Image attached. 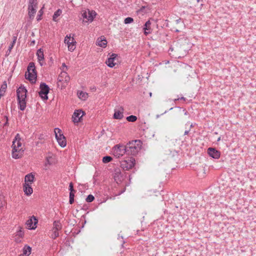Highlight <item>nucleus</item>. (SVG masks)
Wrapping results in <instances>:
<instances>
[{
	"label": "nucleus",
	"mask_w": 256,
	"mask_h": 256,
	"mask_svg": "<svg viewBox=\"0 0 256 256\" xmlns=\"http://www.w3.org/2000/svg\"><path fill=\"white\" fill-rule=\"evenodd\" d=\"M142 142L140 140H135L129 142L126 146V154L136 156L140 150Z\"/></svg>",
	"instance_id": "obj_1"
},
{
	"label": "nucleus",
	"mask_w": 256,
	"mask_h": 256,
	"mask_svg": "<svg viewBox=\"0 0 256 256\" xmlns=\"http://www.w3.org/2000/svg\"><path fill=\"white\" fill-rule=\"evenodd\" d=\"M25 77L26 79L28 80L32 83H34L36 78V72L34 62H30L28 64L27 68V72H26Z\"/></svg>",
	"instance_id": "obj_2"
},
{
	"label": "nucleus",
	"mask_w": 256,
	"mask_h": 256,
	"mask_svg": "<svg viewBox=\"0 0 256 256\" xmlns=\"http://www.w3.org/2000/svg\"><path fill=\"white\" fill-rule=\"evenodd\" d=\"M112 152L114 156L120 158L126 154V146L120 144H116L113 147Z\"/></svg>",
	"instance_id": "obj_3"
},
{
	"label": "nucleus",
	"mask_w": 256,
	"mask_h": 256,
	"mask_svg": "<svg viewBox=\"0 0 256 256\" xmlns=\"http://www.w3.org/2000/svg\"><path fill=\"white\" fill-rule=\"evenodd\" d=\"M70 78L68 74L64 71V70H62V72H60L59 74L58 78V85L59 86H60V83H61L62 87H65L67 85L68 83L70 81Z\"/></svg>",
	"instance_id": "obj_4"
},
{
	"label": "nucleus",
	"mask_w": 256,
	"mask_h": 256,
	"mask_svg": "<svg viewBox=\"0 0 256 256\" xmlns=\"http://www.w3.org/2000/svg\"><path fill=\"white\" fill-rule=\"evenodd\" d=\"M54 133L56 138L59 145L62 148L66 146V140L64 136L62 134L61 130L58 128H55Z\"/></svg>",
	"instance_id": "obj_5"
},
{
	"label": "nucleus",
	"mask_w": 256,
	"mask_h": 256,
	"mask_svg": "<svg viewBox=\"0 0 256 256\" xmlns=\"http://www.w3.org/2000/svg\"><path fill=\"white\" fill-rule=\"evenodd\" d=\"M135 164V159L132 157L129 158L128 160H122L120 163V166L123 170H127L131 169Z\"/></svg>",
	"instance_id": "obj_6"
},
{
	"label": "nucleus",
	"mask_w": 256,
	"mask_h": 256,
	"mask_svg": "<svg viewBox=\"0 0 256 256\" xmlns=\"http://www.w3.org/2000/svg\"><path fill=\"white\" fill-rule=\"evenodd\" d=\"M40 90L38 92L39 96L44 100L48 99V94L49 92L50 88L45 83H42L40 86Z\"/></svg>",
	"instance_id": "obj_7"
},
{
	"label": "nucleus",
	"mask_w": 256,
	"mask_h": 256,
	"mask_svg": "<svg viewBox=\"0 0 256 256\" xmlns=\"http://www.w3.org/2000/svg\"><path fill=\"white\" fill-rule=\"evenodd\" d=\"M64 43L68 44V50L70 52H72L75 50L76 42L74 38H71L70 34V36H66L64 38Z\"/></svg>",
	"instance_id": "obj_8"
},
{
	"label": "nucleus",
	"mask_w": 256,
	"mask_h": 256,
	"mask_svg": "<svg viewBox=\"0 0 256 256\" xmlns=\"http://www.w3.org/2000/svg\"><path fill=\"white\" fill-rule=\"evenodd\" d=\"M62 228V225L59 221H54L53 223V233L52 234V238L54 239L58 236L59 234L58 231Z\"/></svg>",
	"instance_id": "obj_9"
},
{
	"label": "nucleus",
	"mask_w": 256,
	"mask_h": 256,
	"mask_svg": "<svg viewBox=\"0 0 256 256\" xmlns=\"http://www.w3.org/2000/svg\"><path fill=\"white\" fill-rule=\"evenodd\" d=\"M38 220L34 216H31L26 222L27 227L30 230H34L36 228Z\"/></svg>",
	"instance_id": "obj_10"
},
{
	"label": "nucleus",
	"mask_w": 256,
	"mask_h": 256,
	"mask_svg": "<svg viewBox=\"0 0 256 256\" xmlns=\"http://www.w3.org/2000/svg\"><path fill=\"white\" fill-rule=\"evenodd\" d=\"M96 14L94 11H90L88 10V12L85 11L82 14V16L84 19H86V22H92L96 16Z\"/></svg>",
	"instance_id": "obj_11"
},
{
	"label": "nucleus",
	"mask_w": 256,
	"mask_h": 256,
	"mask_svg": "<svg viewBox=\"0 0 256 256\" xmlns=\"http://www.w3.org/2000/svg\"><path fill=\"white\" fill-rule=\"evenodd\" d=\"M84 114V112L80 110H75L72 117L74 122L78 123L80 122V120Z\"/></svg>",
	"instance_id": "obj_12"
},
{
	"label": "nucleus",
	"mask_w": 256,
	"mask_h": 256,
	"mask_svg": "<svg viewBox=\"0 0 256 256\" xmlns=\"http://www.w3.org/2000/svg\"><path fill=\"white\" fill-rule=\"evenodd\" d=\"M26 92L27 90L24 86H20L19 87L16 91L18 99H26Z\"/></svg>",
	"instance_id": "obj_13"
},
{
	"label": "nucleus",
	"mask_w": 256,
	"mask_h": 256,
	"mask_svg": "<svg viewBox=\"0 0 256 256\" xmlns=\"http://www.w3.org/2000/svg\"><path fill=\"white\" fill-rule=\"evenodd\" d=\"M208 153L210 156L216 159L218 158L220 156V152L212 148H209L208 149Z\"/></svg>",
	"instance_id": "obj_14"
},
{
	"label": "nucleus",
	"mask_w": 256,
	"mask_h": 256,
	"mask_svg": "<svg viewBox=\"0 0 256 256\" xmlns=\"http://www.w3.org/2000/svg\"><path fill=\"white\" fill-rule=\"evenodd\" d=\"M117 56L118 55L116 54H112L110 55V57L106 62L108 66L113 68L115 66L116 63L114 62V60Z\"/></svg>",
	"instance_id": "obj_15"
},
{
	"label": "nucleus",
	"mask_w": 256,
	"mask_h": 256,
	"mask_svg": "<svg viewBox=\"0 0 256 256\" xmlns=\"http://www.w3.org/2000/svg\"><path fill=\"white\" fill-rule=\"evenodd\" d=\"M124 108L122 107H120L119 110H114V118L116 120H121L124 117Z\"/></svg>",
	"instance_id": "obj_16"
},
{
	"label": "nucleus",
	"mask_w": 256,
	"mask_h": 256,
	"mask_svg": "<svg viewBox=\"0 0 256 256\" xmlns=\"http://www.w3.org/2000/svg\"><path fill=\"white\" fill-rule=\"evenodd\" d=\"M24 192L26 196H30L33 192L31 184H24Z\"/></svg>",
	"instance_id": "obj_17"
},
{
	"label": "nucleus",
	"mask_w": 256,
	"mask_h": 256,
	"mask_svg": "<svg viewBox=\"0 0 256 256\" xmlns=\"http://www.w3.org/2000/svg\"><path fill=\"white\" fill-rule=\"evenodd\" d=\"M18 136V134H17L16 136V140L13 141L12 146H13V149L14 150H15L16 151H18V152H20V151L21 150V148H20V147L22 146V144L20 140H16L17 137Z\"/></svg>",
	"instance_id": "obj_18"
},
{
	"label": "nucleus",
	"mask_w": 256,
	"mask_h": 256,
	"mask_svg": "<svg viewBox=\"0 0 256 256\" xmlns=\"http://www.w3.org/2000/svg\"><path fill=\"white\" fill-rule=\"evenodd\" d=\"M107 44V41L104 36L98 38L96 40V44L98 46L105 48Z\"/></svg>",
	"instance_id": "obj_19"
},
{
	"label": "nucleus",
	"mask_w": 256,
	"mask_h": 256,
	"mask_svg": "<svg viewBox=\"0 0 256 256\" xmlns=\"http://www.w3.org/2000/svg\"><path fill=\"white\" fill-rule=\"evenodd\" d=\"M38 7L28 6V14L30 19H33Z\"/></svg>",
	"instance_id": "obj_20"
},
{
	"label": "nucleus",
	"mask_w": 256,
	"mask_h": 256,
	"mask_svg": "<svg viewBox=\"0 0 256 256\" xmlns=\"http://www.w3.org/2000/svg\"><path fill=\"white\" fill-rule=\"evenodd\" d=\"M150 24H151V22L150 20H148L145 23L144 27V34L146 36L151 32Z\"/></svg>",
	"instance_id": "obj_21"
},
{
	"label": "nucleus",
	"mask_w": 256,
	"mask_h": 256,
	"mask_svg": "<svg viewBox=\"0 0 256 256\" xmlns=\"http://www.w3.org/2000/svg\"><path fill=\"white\" fill-rule=\"evenodd\" d=\"M32 248L28 246H25L22 250V254L20 256H28L31 253Z\"/></svg>",
	"instance_id": "obj_22"
},
{
	"label": "nucleus",
	"mask_w": 256,
	"mask_h": 256,
	"mask_svg": "<svg viewBox=\"0 0 256 256\" xmlns=\"http://www.w3.org/2000/svg\"><path fill=\"white\" fill-rule=\"evenodd\" d=\"M34 176L32 173L28 174L25 176L24 184H32L34 182Z\"/></svg>",
	"instance_id": "obj_23"
},
{
	"label": "nucleus",
	"mask_w": 256,
	"mask_h": 256,
	"mask_svg": "<svg viewBox=\"0 0 256 256\" xmlns=\"http://www.w3.org/2000/svg\"><path fill=\"white\" fill-rule=\"evenodd\" d=\"M20 109L21 110H24L26 107V99H18Z\"/></svg>",
	"instance_id": "obj_24"
},
{
	"label": "nucleus",
	"mask_w": 256,
	"mask_h": 256,
	"mask_svg": "<svg viewBox=\"0 0 256 256\" xmlns=\"http://www.w3.org/2000/svg\"><path fill=\"white\" fill-rule=\"evenodd\" d=\"M36 54L39 62L42 60L44 59V52L41 48L38 50L37 51ZM40 64L42 66V64L40 62Z\"/></svg>",
	"instance_id": "obj_25"
},
{
	"label": "nucleus",
	"mask_w": 256,
	"mask_h": 256,
	"mask_svg": "<svg viewBox=\"0 0 256 256\" xmlns=\"http://www.w3.org/2000/svg\"><path fill=\"white\" fill-rule=\"evenodd\" d=\"M53 164L52 158V157H48L46 158V162L44 164V170H47L49 168L48 166Z\"/></svg>",
	"instance_id": "obj_26"
},
{
	"label": "nucleus",
	"mask_w": 256,
	"mask_h": 256,
	"mask_svg": "<svg viewBox=\"0 0 256 256\" xmlns=\"http://www.w3.org/2000/svg\"><path fill=\"white\" fill-rule=\"evenodd\" d=\"M114 178L115 180L117 182H121L124 180V177L120 174V172H116L114 174Z\"/></svg>",
	"instance_id": "obj_27"
},
{
	"label": "nucleus",
	"mask_w": 256,
	"mask_h": 256,
	"mask_svg": "<svg viewBox=\"0 0 256 256\" xmlns=\"http://www.w3.org/2000/svg\"><path fill=\"white\" fill-rule=\"evenodd\" d=\"M78 97L82 100H85L88 97V94L83 92H78Z\"/></svg>",
	"instance_id": "obj_28"
},
{
	"label": "nucleus",
	"mask_w": 256,
	"mask_h": 256,
	"mask_svg": "<svg viewBox=\"0 0 256 256\" xmlns=\"http://www.w3.org/2000/svg\"><path fill=\"white\" fill-rule=\"evenodd\" d=\"M62 13V11L61 10L58 9L56 12H54L52 20L54 22H57V18L60 16Z\"/></svg>",
	"instance_id": "obj_29"
},
{
	"label": "nucleus",
	"mask_w": 256,
	"mask_h": 256,
	"mask_svg": "<svg viewBox=\"0 0 256 256\" xmlns=\"http://www.w3.org/2000/svg\"><path fill=\"white\" fill-rule=\"evenodd\" d=\"M38 2L37 0H29L28 6L38 7Z\"/></svg>",
	"instance_id": "obj_30"
},
{
	"label": "nucleus",
	"mask_w": 256,
	"mask_h": 256,
	"mask_svg": "<svg viewBox=\"0 0 256 256\" xmlns=\"http://www.w3.org/2000/svg\"><path fill=\"white\" fill-rule=\"evenodd\" d=\"M18 151H16L12 148V156L15 159L19 158L20 157V155L19 154Z\"/></svg>",
	"instance_id": "obj_31"
},
{
	"label": "nucleus",
	"mask_w": 256,
	"mask_h": 256,
	"mask_svg": "<svg viewBox=\"0 0 256 256\" xmlns=\"http://www.w3.org/2000/svg\"><path fill=\"white\" fill-rule=\"evenodd\" d=\"M136 120L137 117L135 116L131 115L126 117V120L130 122H134Z\"/></svg>",
	"instance_id": "obj_32"
},
{
	"label": "nucleus",
	"mask_w": 256,
	"mask_h": 256,
	"mask_svg": "<svg viewBox=\"0 0 256 256\" xmlns=\"http://www.w3.org/2000/svg\"><path fill=\"white\" fill-rule=\"evenodd\" d=\"M112 160V158L110 156H105L102 158V162L104 164L108 163Z\"/></svg>",
	"instance_id": "obj_33"
},
{
	"label": "nucleus",
	"mask_w": 256,
	"mask_h": 256,
	"mask_svg": "<svg viewBox=\"0 0 256 256\" xmlns=\"http://www.w3.org/2000/svg\"><path fill=\"white\" fill-rule=\"evenodd\" d=\"M6 88H7L6 82H4V83L2 84V85L1 86V87L0 88V92L5 93Z\"/></svg>",
	"instance_id": "obj_34"
},
{
	"label": "nucleus",
	"mask_w": 256,
	"mask_h": 256,
	"mask_svg": "<svg viewBox=\"0 0 256 256\" xmlns=\"http://www.w3.org/2000/svg\"><path fill=\"white\" fill-rule=\"evenodd\" d=\"M94 200V197L92 194H89L86 199V200L88 202H92Z\"/></svg>",
	"instance_id": "obj_35"
},
{
	"label": "nucleus",
	"mask_w": 256,
	"mask_h": 256,
	"mask_svg": "<svg viewBox=\"0 0 256 256\" xmlns=\"http://www.w3.org/2000/svg\"><path fill=\"white\" fill-rule=\"evenodd\" d=\"M16 36H14L13 37V40H12V43H11V44L8 46V50L10 52L12 48L14 47V44H15L16 43Z\"/></svg>",
	"instance_id": "obj_36"
},
{
	"label": "nucleus",
	"mask_w": 256,
	"mask_h": 256,
	"mask_svg": "<svg viewBox=\"0 0 256 256\" xmlns=\"http://www.w3.org/2000/svg\"><path fill=\"white\" fill-rule=\"evenodd\" d=\"M134 19L130 17H128L124 19V22L125 24H130L133 22Z\"/></svg>",
	"instance_id": "obj_37"
},
{
	"label": "nucleus",
	"mask_w": 256,
	"mask_h": 256,
	"mask_svg": "<svg viewBox=\"0 0 256 256\" xmlns=\"http://www.w3.org/2000/svg\"><path fill=\"white\" fill-rule=\"evenodd\" d=\"M42 8H41V9L39 10V12H38V16H37V20H38H38H40L42 19L41 16H42V14H43V12H43Z\"/></svg>",
	"instance_id": "obj_38"
},
{
	"label": "nucleus",
	"mask_w": 256,
	"mask_h": 256,
	"mask_svg": "<svg viewBox=\"0 0 256 256\" xmlns=\"http://www.w3.org/2000/svg\"><path fill=\"white\" fill-rule=\"evenodd\" d=\"M69 190H70V192H76V190L74 189L73 187V184L72 182H70L69 185Z\"/></svg>",
	"instance_id": "obj_39"
},
{
	"label": "nucleus",
	"mask_w": 256,
	"mask_h": 256,
	"mask_svg": "<svg viewBox=\"0 0 256 256\" xmlns=\"http://www.w3.org/2000/svg\"><path fill=\"white\" fill-rule=\"evenodd\" d=\"M17 235L19 236L22 238L24 236V232L22 230H19L17 232Z\"/></svg>",
	"instance_id": "obj_40"
},
{
	"label": "nucleus",
	"mask_w": 256,
	"mask_h": 256,
	"mask_svg": "<svg viewBox=\"0 0 256 256\" xmlns=\"http://www.w3.org/2000/svg\"><path fill=\"white\" fill-rule=\"evenodd\" d=\"M74 192H70V198H74Z\"/></svg>",
	"instance_id": "obj_41"
},
{
	"label": "nucleus",
	"mask_w": 256,
	"mask_h": 256,
	"mask_svg": "<svg viewBox=\"0 0 256 256\" xmlns=\"http://www.w3.org/2000/svg\"><path fill=\"white\" fill-rule=\"evenodd\" d=\"M74 202V198H70L69 202L70 204H72Z\"/></svg>",
	"instance_id": "obj_42"
},
{
	"label": "nucleus",
	"mask_w": 256,
	"mask_h": 256,
	"mask_svg": "<svg viewBox=\"0 0 256 256\" xmlns=\"http://www.w3.org/2000/svg\"><path fill=\"white\" fill-rule=\"evenodd\" d=\"M186 100V98H184V97H181L180 98H178L177 99H176L175 100Z\"/></svg>",
	"instance_id": "obj_43"
},
{
	"label": "nucleus",
	"mask_w": 256,
	"mask_h": 256,
	"mask_svg": "<svg viewBox=\"0 0 256 256\" xmlns=\"http://www.w3.org/2000/svg\"><path fill=\"white\" fill-rule=\"evenodd\" d=\"M62 67L63 68L62 70H64V68H66V69H67V66H66V64L64 63H63L62 64Z\"/></svg>",
	"instance_id": "obj_44"
},
{
	"label": "nucleus",
	"mask_w": 256,
	"mask_h": 256,
	"mask_svg": "<svg viewBox=\"0 0 256 256\" xmlns=\"http://www.w3.org/2000/svg\"><path fill=\"white\" fill-rule=\"evenodd\" d=\"M4 92H0V98H1V97L2 96H3L4 95Z\"/></svg>",
	"instance_id": "obj_45"
},
{
	"label": "nucleus",
	"mask_w": 256,
	"mask_h": 256,
	"mask_svg": "<svg viewBox=\"0 0 256 256\" xmlns=\"http://www.w3.org/2000/svg\"><path fill=\"white\" fill-rule=\"evenodd\" d=\"M188 132H189V130H186V131L184 132V135H186V134H188Z\"/></svg>",
	"instance_id": "obj_46"
},
{
	"label": "nucleus",
	"mask_w": 256,
	"mask_h": 256,
	"mask_svg": "<svg viewBox=\"0 0 256 256\" xmlns=\"http://www.w3.org/2000/svg\"><path fill=\"white\" fill-rule=\"evenodd\" d=\"M31 44H32L34 45L35 44V40H34L32 41Z\"/></svg>",
	"instance_id": "obj_47"
},
{
	"label": "nucleus",
	"mask_w": 256,
	"mask_h": 256,
	"mask_svg": "<svg viewBox=\"0 0 256 256\" xmlns=\"http://www.w3.org/2000/svg\"><path fill=\"white\" fill-rule=\"evenodd\" d=\"M220 140V138H218V141Z\"/></svg>",
	"instance_id": "obj_48"
},
{
	"label": "nucleus",
	"mask_w": 256,
	"mask_h": 256,
	"mask_svg": "<svg viewBox=\"0 0 256 256\" xmlns=\"http://www.w3.org/2000/svg\"><path fill=\"white\" fill-rule=\"evenodd\" d=\"M159 116H159V115H157V116H156V118H158Z\"/></svg>",
	"instance_id": "obj_49"
},
{
	"label": "nucleus",
	"mask_w": 256,
	"mask_h": 256,
	"mask_svg": "<svg viewBox=\"0 0 256 256\" xmlns=\"http://www.w3.org/2000/svg\"><path fill=\"white\" fill-rule=\"evenodd\" d=\"M150 96H152V93L151 92L150 93Z\"/></svg>",
	"instance_id": "obj_50"
}]
</instances>
